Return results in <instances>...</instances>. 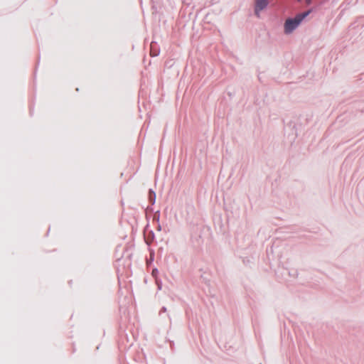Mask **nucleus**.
<instances>
[{
    "mask_svg": "<svg viewBox=\"0 0 364 364\" xmlns=\"http://www.w3.org/2000/svg\"><path fill=\"white\" fill-rule=\"evenodd\" d=\"M134 297H120L119 300V310L121 315V319L123 316L126 318L131 313L134 312L135 304Z\"/></svg>",
    "mask_w": 364,
    "mask_h": 364,
    "instance_id": "1",
    "label": "nucleus"
},
{
    "mask_svg": "<svg viewBox=\"0 0 364 364\" xmlns=\"http://www.w3.org/2000/svg\"><path fill=\"white\" fill-rule=\"evenodd\" d=\"M268 4V2L267 0H256L255 2V14L259 16V12L264 9Z\"/></svg>",
    "mask_w": 364,
    "mask_h": 364,
    "instance_id": "3",
    "label": "nucleus"
},
{
    "mask_svg": "<svg viewBox=\"0 0 364 364\" xmlns=\"http://www.w3.org/2000/svg\"><path fill=\"white\" fill-rule=\"evenodd\" d=\"M306 5H310L312 3V0H305Z\"/></svg>",
    "mask_w": 364,
    "mask_h": 364,
    "instance_id": "5",
    "label": "nucleus"
},
{
    "mask_svg": "<svg viewBox=\"0 0 364 364\" xmlns=\"http://www.w3.org/2000/svg\"><path fill=\"white\" fill-rule=\"evenodd\" d=\"M311 12V10H308L304 13L297 14L294 18H289L284 23V31L286 33H291L300 23Z\"/></svg>",
    "mask_w": 364,
    "mask_h": 364,
    "instance_id": "2",
    "label": "nucleus"
},
{
    "mask_svg": "<svg viewBox=\"0 0 364 364\" xmlns=\"http://www.w3.org/2000/svg\"><path fill=\"white\" fill-rule=\"evenodd\" d=\"M298 1H301V0H297Z\"/></svg>",
    "mask_w": 364,
    "mask_h": 364,
    "instance_id": "6",
    "label": "nucleus"
},
{
    "mask_svg": "<svg viewBox=\"0 0 364 364\" xmlns=\"http://www.w3.org/2000/svg\"><path fill=\"white\" fill-rule=\"evenodd\" d=\"M166 311H167L166 307L162 306L159 311V315L161 316L162 314V313H165V312H166Z\"/></svg>",
    "mask_w": 364,
    "mask_h": 364,
    "instance_id": "4",
    "label": "nucleus"
}]
</instances>
